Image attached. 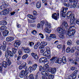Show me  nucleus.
<instances>
[{
	"mask_svg": "<svg viewBox=\"0 0 79 79\" xmlns=\"http://www.w3.org/2000/svg\"><path fill=\"white\" fill-rule=\"evenodd\" d=\"M8 13L7 11L6 10V9H5L4 10H3L1 12L0 15H7Z\"/></svg>",
	"mask_w": 79,
	"mask_h": 79,
	"instance_id": "obj_20",
	"label": "nucleus"
},
{
	"mask_svg": "<svg viewBox=\"0 0 79 79\" xmlns=\"http://www.w3.org/2000/svg\"><path fill=\"white\" fill-rule=\"evenodd\" d=\"M67 44L69 45H71L72 44V41L71 40H69L67 42Z\"/></svg>",
	"mask_w": 79,
	"mask_h": 79,
	"instance_id": "obj_43",
	"label": "nucleus"
},
{
	"mask_svg": "<svg viewBox=\"0 0 79 79\" xmlns=\"http://www.w3.org/2000/svg\"><path fill=\"white\" fill-rule=\"evenodd\" d=\"M73 25V26L70 27L69 28V31L67 32V35L69 36V37H71V36H73L75 32H76V30L73 29L72 28L73 27H74L75 25Z\"/></svg>",
	"mask_w": 79,
	"mask_h": 79,
	"instance_id": "obj_3",
	"label": "nucleus"
},
{
	"mask_svg": "<svg viewBox=\"0 0 79 79\" xmlns=\"http://www.w3.org/2000/svg\"><path fill=\"white\" fill-rule=\"evenodd\" d=\"M67 18L68 19L70 18L71 17L70 23L71 25H75V19H74V15L72 14V12L70 11L68 12L66 14Z\"/></svg>",
	"mask_w": 79,
	"mask_h": 79,
	"instance_id": "obj_2",
	"label": "nucleus"
},
{
	"mask_svg": "<svg viewBox=\"0 0 79 79\" xmlns=\"http://www.w3.org/2000/svg\"><path fill=\"white\" fill-rule=\"evenodd\" d=\"M16 52V49L15 48H12V52L14 54H15Z\"/></svg>",
	"mask_w": 79,
	"mask_h": 79,
	"instance_id": "obj_55",
	"label": "nucleus"
},
{
	"mask_svg": "<svg viewBox=\"0 0 79 79\" xmlns=\"http://www.w3.org/2000/svg\"><path fill=\"white\" fill-rule=\"evenodd\" d=\"M75 50H78V47L77 46H76L75 47H73L70 50V52L71 53H74V51Z\"/></svg>",
	"mask_w": 79,
	"mask_h": 79,
	"instance_id": "obj_25",
	"label": "nucleus"
},
{
	"mask_svg": "<svg viewBox=\"0 0 79 79\" xmlns=\"http://www.w3.org/2000/svg\"><path fill=\"white\" fill-rule=\"evenodd\" d=\"M27 16L28 18H29L31 19H36V17H35L33 16L32 15L28 14Z\"/></svg>",
	"mask_w": 79,
	"mask_h": 79,
	"instance_id": "obj_28",
	"label": "nucleus"
},
{
	"mask_svg": "<svg viewBox=\"0 0 79 79\" xmlns=\"http://www.w3.org/2000/svg\"><path fill=\"white\" fill-rule=\"evenodd\" d=\"M78 72H79V70H75L73 73H72V74L74 75V77H76V74H77Z\"/></svg>",
	"mask_w": 79,
	"mask_h": 79,
	"instance_id": "obj_35",
	"label": "nucleus"
},
{
	"mask_svg": "<svg viewBox=\"0 0 79 79\" xmlns=\"http://www.w3.org/2000/svg\"><path fill=\"white\" fill-rule=\"evenodd\" d=\"M57 47L58 48H63L64 49L63 51L64 52L65 51V45H64L63 46L62 45H59L57 46Z\"/></svg>",
	"mask_w": 79,
	"mask_h": 79,
	"instance_id": "obj_17",
	"label": "nucleus"
},
{
	"mask_svg": "<svg viewBox=\"0 0 79 79\" xmlns=\"http://www.w3.org/2000/svg\"><path fill=\"white\" fill-rule=\"evenodd\" d=\"M71 51V49L69 48H67L66 49V52L67 53H69Z\"/></svg>",
	"mask_w": 79,
	"mask_h": 79,
	"instance_id": "obj_52",
	"label": "nucleus"
},
{
	"mask_svg": "<svg viewBox=\"0 0 79 79\" xmlns=\"http://www.w3.org/2000/svg\"><path fill=\"white\" fill-rule=\"evenodd\" d=\"M43 63H47L46 64H48L49 63V61L47 60V59L46 57H43Z\"/></svg>",
	"mask_w": 79,
	"mask_h": 79,
	"instance_id": "obj_32",
	"label": "nucleus"
},
{
	"mask_svg": "<svg viewBox=\"0 0 79 79\" xmlns=\"http://www.w3.org/2000/svg\"><path fill=\"white\" fill-rule=\"evenodd\" d=\"M57 58L55 57H53L50 60L51 61V63H53V62H55L56 60H57Z\"/></svg>",
	"mask_w": 79,
	"mask_h": 79,
	"instance_id": "obj_24",
	"label": "nucleus"
},
{
	"mask_svg": "<svg viewBox=\"0 0 79 79\" xmlns=\"http://www.w3.org/2000/svg\"><path fill=\"white\" fill-rule=\"evenodd\" d=\"M38 65H37V64H34L32 66L33 69L34 71H35L36 69H37V66Z\"/></svg>",
	"mask_w": 79,
	"mask_h": 79,
	"instance_id": "obj_37",
	"label": "nucleus"
},
{
	"mask_svg": "<svg viewBox=\"0 0 79 79\" xmlns=\"http://www.w3.org/2000/svg\"><path fill=\"white\" fill-rule=\"evenodd\" d=\"M7 28L6 26H2L0 27V30L1 31H4V30H6Z\"/></svg>",
	"mask_w": 79,
	"mask_h": 79,
	"instance_id": "obj_40",
	"label": "nucleus"
},
{
	"mask_svg": "<svg viewBox=\"0 0 79 79\" xmlns=\"http://www.w3.org/2000/svg\"><path fill=\"white\" fill-rule=\"evenodd\" d=\"M27 64L26 63H23L19 67V69L20 70L25 69L26 70L27 69Z\"/></svg>",
	"mask_w": 79,
	"mask_h": 79,
	"instance_id": "obj_8",
	"label": "nucleus"
},
{
	"mask_svg": "<svg viewBox=\"0 0 79 79\" xmlns=\"http://www.w3.org/2000/svg\"><path fill=\"white\" fill-rule=\"evenodd\" d=\"M76 56H78L79 55V51L78 52H77L75 53Z\"/></svg>",
	"mask_w": 79,
	"mask_h": 79,
	"instance_id": "obj_63",
	"label": "nucleus"
},
{
	"mask_svg": "<svg viewBox=\"0 0 79 79\" xmlns=\"http://www.w3.org/2000/svg\"><path fill=\"white\" fill-rule=\"evenodd\" d=\"M39 61L40 63H44L43 57L40 58L39 60Z\"/></svg>",
	"mask_w": 79,
	"mask_h": 79,
	"instance_id": "obj_53",
	"label": "nucleus"
},
{
	"mask_svg": "<svg viewBox=\"0 0 79 79\" xmlns=\"http://www.w3.org/2000/svg\"><path fill=\"white\" fill-rule=\"evenodd\" d=\"M20 45H21V42L19 40L15 41L14 44V46L15 47H19Z\"/></svg>",
	"mask_w": 79,
	"mask_h": 79,
	"instance_id": "obj_14",
	"label": "nucleus"
},
{
	"mask_svg": "<svg viewBox=\"0 0 79 79\" xmlns=\"http://www.w3.org/2000/svg\"><path fill=\"white\" fill-rule=\"evenodd\" d=\"M43 70H46V71H49V68H48V64H46L45 65H44L43 67Z\"/></svg>",
	"mask_w": 79,
	"mask_h": 79,
	"instance_id": "obj_15",
	"label": "nucleus"
},
{
	"mask_svg": "<svg viewBox=\"0 0 79 79\" xmlns=\"http://www.w3.org/2000/svg\"><path fill=\"white\" fill-rule=\"evenodd\" d=\"M39 35H40V37H41V39H44V36L43 34H41V33H39Z\"/></svg>",
	"mask_w": 79,
	"mask_h": 79,
	"instance_id": "obj_54",
	"label": "nucleus"
},
{
	"mask_svg": "<svg viewBox=\"0 0 79 79\" xmlns=\"http://www.w3.org/2000/svg\"><path fill=\"white\" fill-rule=\"evenodd\" d=\"M43 55V56H44L47 57L48 59H50L51 58V56H50V48L48 47V49L46 50L45 52H44Z\"/></svg>",
	"mask_w": 79,
	"mask_h": 79,
	"instance_id": "obj_6",
	"label": "nucleus"
},
{
	"mask_svg": "<svg viewBox=\"0 0 79 79\" xmlns=\"http://www.w3.org/2000/svg\"><path fill=\"white\" fill-rule=\"evenodd\" d=\"M14 39H15V38L14 37L9 36L6 38V42H12L14 40Z\"/></svg>",
	"mask_w": 79,
	"mask_h": 79,
	"instance_id": "obj_13",
	"label": "nucleus"
},
{
	"mask_svg": "<svg viewBox=\"0 0 79 79\" xmlns=\"http://www.w3.org/2000/svg\"><path fill=\"white\" fill-rule=\"evenodd\" d=\"M50 37H51V39L52 38V39H56V36L54 34H50Z\"/></svg>",
	"mask_w": 79,
	"mask_h": 79,
	"instance_id": "obj_38",
	"label": "nucleus"
},
{
	"mask_svg": "<svg viewBox=\"0 0 79 79\" xmlns=\"http://www.w3.org/2000/svg\"><path fill=\"white\" fill-rule=\"evenodd\" d=\"M32 33L34 35H35V34H37V31H36L35 30H34L33 31H32Z\"/></svg>",
	"mask_w": 79,
	"mask_h": 79,
	"instance_id": "obj_56",
	"label": "nucleus"
},
{
	"mask_svg": "<svg viewBox=\"0 0 79 79\" xmlns=\"http://www.w3.org/2000/svg\"><path fill=\"white\" fill-rule=\"evenodd\" d=\"M7 24V22L5 21H2L0 22V25L1 26H3V25H6Z\"/></svg>",
	"mask_w": 79,
	"mask_h": 79,
	"instance_id": "obj_29",
	"label": "nucleus"
},
{
	"mask_svg": "<svg viewBox=\"0 0 79 79\" xmlns=\"http://www.w3.org/2000/svg\"><path fill=\"white\" fill-rule=\"evenodd\" d=\"M69 61L70 62L73 63L75 65H77V63L76 62H74V61L72 59H71V58H69Z\"/></svg>",
	"mask_w": 79,
	"mask_h": 79,
	"instance_id": "obj_27",
	"label": "nucleus"
},
{
	"mask_svg": "<svg viewBox=\"0 0 79 79\" xmlns=\"http://www.w3.org/2000/svg\"><path fill=\"white\" fill-rule=\"evenodd\" d=\"M28 56H29L27 54H25L22 56V59L23 60H25V59H26L28 57Z\"/></svg>",
	"mask_w": 79,
	"mask_h": 79,
	"instance_id": "obj_36",
	"label": "nucleus"
},
{
	"mask_svg": "<svg viewBox=\"0 0 79 79\" xmlns=\"http://www.w3.org/2000/svg\"><path fill=\"white\" fill-rule=\"evenodd\" d=\"M74 75L73 74L71 75H70L69 76L68 79H75L76 78V77H74Z\"/></svg>",
	"mask_w": 79,
	"mask_h": 79,
	"instance_id": "obj_30",
	"label": "nucleus"
},
{
	"mask_svg": "<svg viewBox=\"0 0 79 79\" xmlns=\"http://www.w3.org/2000/svg\"><path fill=\"white\" fill-rule=\"evenodd\" d=\"M63 24L65 27H68V23H67L66 22H63Z\"/></svg>",
	"mask_w": 79,
	"mask_h": 79,
	"instance_id": "obj_47",
	"label": "nucleus"
},
{
	"mask_svg": "<svg viewBox=\"0 0 79 79\" xmlns=\"http://www.w3.org/2000/svg\"><path fill=\"white\" fill-rule=\"evenodd\" d=\"M36 6L37 8H40L41 6V3L40 1H39L36 3Z\"/></svg>",
	"mask_w": 79,
	"mask_h": 79,
	"instance_id": "obj_26",
	"label": "nucleus"
},
{
	"mask_svg": "<svg viewBox=\"0 0 79 79\" xmlns=\"http://www.w3.org/2000/svg\"><path fill=\"white\" fill-rule=\"evenodd\" d=\"M29 79H34V76L33 75L31 74L29 76Z\"/></svg>",
	"mask_w": 79,
	"mask_h": 79,
	"instance_id": "obj_49",
	"label": "nucleus"
},
{
	"mask_svg": "<svg viewBox=\"0 0 79 79\" xmlns=\"http://www.w3.org/2000/svg\"><path fill=\"white\" fill-rule=\"evenodd\" d=\"M21 63H22V62L21 60H18L17 62V64L18 65H20Z\"/></svg>",
	"mask_w": 79,
	"mask_h": 79,
	"instance_id": "obj_59",
	"label": "nucleus"
},
{
	"mask_svg": "<svg viewBox=\"0 0 79 79\" xmlns=\"http://www.w3.org/2000/svg\"><path fill=\"white\" fill-rule=\"evenodd\" d=\"M56 68H49V71L48 72H50L51 74H54L56 73Z\"/></svg>",
	"mask_w": 79,
	"mask_h": 79,
	"instance_id": "obj_10",
	"label": "nucleus"
},
{
	"mask_svg": "<svg viewBox=\"0 0 79 79\" xmlns=\"http://www.w3.org/2000/svg\"><path fill=\"white\" fill-rule=\"evenodd\" d=\"M45 23V22H44V21L42 20L40 22V26L41 27H43L44 26V23Z\"/></svg>",
	"mask_w": 79,
	"mask_h": 79,
	"instance_id": "obj_46",
	"label": "nucleus"
},
{
	"mask_svg": "<svg viewBox=\"0 0 79 79\" xmlns=\"http://www.w3.org/2000/svg\"><path fill=\"white\" fill-rule=\"evenodd\" d=\"M48 49V47H46L44 49H41L40 50V53H43L44 52L46 51V50Z\"/></svg>",
	"mask_w": 79,
	"mask_h": 79,
	"instance_id": "obj_23",
	"label": "nucleus"
},
{
	"mask_svg": "<svg viewBox=\"0 0 79 79\" xmlns=\"http://www.w3.org/2000/svg\"><path fill=\"white\" fill-rule=\"evenodd\" d=\"M45 25H46V28L44 29L46 32L48 33V34H50L51 32V30H50V28L52 27L50 23H48V22L47 21H45Z\"/></svg>",
	"mask_w": 79,
	"mask_h": 79,
	"instance_id": "obj_4",
	"label": "nucleus"
},
{
	"mask_svg": "<svg viewBox=\"0 0 79 79\" xmlns=\"http://www.w3.org/2000/svg\"><path fill=\"white\" fill-rule=\"evenodd\" d=\"M70 69L72 71H74L77 69V68L76 67H71L70 68Z\"/></svg>",
	"mask_w": 79,
	"mask_h": 79,
	"instance_id": "obj_45",
	"label": "nucleus"
},
{
	"mask_svg": "<svg viewBox=\"0 0 79 79\" xmlns=\"http://www.w3.org/2000/svg\"><path fill=\"white\" fill-rule=\"evenodd\" d=\"M56 63H58V64H61L62 63V59L61 58H58L55 62Z\"/></svg>",
	"mask_w": 79,
	"mask_h": 79,
	"instance_id": "obj_19",
	"label": "nucleus"
},
{
	"mask_svg": "<svg viewBox=\"0 0 79 79\" xmlns=\"http://www.w3.org/2000/svg\"><path fill=\"white\" fill-rule=\"evenodd\" d=\"M9 56H10L12 57L14 55L13 52L11 51L8 50H7V51H6L5 53V56L6 58V60L7 61V64L8 66H10L11 64V61L8 58Z\"/></svg>",
	"mask_w": 79,
	"mask_h": 79,
	"instance_id": "obj_1",
	"label": "nucleus"
},
{
	"mask_svg": "<svg viewBox=\"0 0 79 79\" xmlns=\"http://www.w3.org/2000/svg\"><path fill=\"white\" fill-rule=\"evenodd\" d=\"M54 77V75L51 74L49 75L48 77V79H53Z\"/></svg>",
	"mask_w": 79,
	"mask_h": 79,
	"instance_id": "obj_39",
	"label": "nucleus"
},
{
	"mask_svg": "<svg viewBox=\"0 0 79 79\" xmlns=\"http://www.w3.org/2000/svg\"><path fill=\"white\" fill-rule=\"evenodd\" d=\"M40 76V73H39V72H38L35 76V79H38V77Z\"/></svg>",
	"mask_w": 79,
	"mask_h": 79,
	"instance_id": "obj_48",
	"label": "nucleus"
},
{
	"mask_svg": "<svg viewBox=\"0 0 79 79\" xmlns=\"http://www.w3.org/2000/svg\"><path fill=\"white\" fill-rule=\"evenodd\" d=\"M6 46H3L2 48L3 51L5 52V51L6 50Z\"/></svg>",
	"mask_w": 79,
	"mask_h": 79,
	"instance_id": "obj_61",
	"label": "nucleus"
},
{
	"mask_svg": "<svg viewBox=\"0 0 79 79\" xmlns=\"http://www.w3.org/2000/svg\"><path fill=\"white\" fill-rule=\"evenodd\" d=\"M63 25H61L60 27H58L57 29V31L60 34H64L66 31L64 27H63Z\"/></svg>",
	"mask_w": 79,
	"mask_h": 79,
	"instance_id": "obj_7",
	"label": "nucleus"
},
{
	"mask_svg": "<svg viewBox=\"0 0 79 79\" xmlns=\"http://www.w3.org/2000/svg\"><path fill=\"white\" fill-rule=\"evenodd\" d=\"M30 26L31 27H35V26H36V24H31L30 25Z\"/></svg>",
	"mask_w": 79,
	"mask_h": 79,
	"instance_id": "obj_62",
	"label": "nucleus"
},
{
	"mask_svg": "<svg viewBox=\"0 0 79 79\" xmlns=\"http://www.w3.org/2000/svg\"><path fill=\"white\" fill-rule=\"evenodd\" d=\"M76 23L77 24H79V19L76 20Z\"/></svg>",
	"mask_w": 79,
	"mask_h": 79,
	"instance_id": "obj_64",
	"label": "nucleus"
},
{
	"mask_svg": "<svg viewBox=\"0 0 79 79\" xmlns=\"http://www.w3.org/2000/svg\"><path fill=\"white\" fill-rule=\"evenodd\" d=\"M48 44L46 41H42L41 43V46H40L39 48V49H42V48H45L44 46H46Z\"/></svg>",
	"mask_w": 79,
	"mask_h": 79,
	"instance_id": "obj_9",
	"label": "nucleus"
},
{
	"mask_svg": "<svg viewBox=\"0 0 79 79\" xmlns=\"http://www.w3.org/2000/svg\"><path fill=\"white\" fill-rule=\"evenodd\" d=\"M53 44L54 45H58V41H56L54 42Z\"/></svg>",
	"mask_w": 79,
	"mask_h": 79,
	"instance_id": "obj_57",
	"label": "nucleus"
},
{
	"mask_svg": "<svg viewBox=\"0 0 79 79\" xmlns=\"http://www.w3.org/2000/svg\"><path fill=\"white\" fill-rule=\"evenodd\" d=\"M28 71H30V72H32V71H33L34 70V69H33V68L32 67L30 66L28 69Z\"/></svg>",
	"mask_w": 79,
	"mask_h": 79,
	"instance_id": "obj_41",
	"label": "nucleus"
},
{
	"mask_svg": "<svg viewBox=\"0 0 79 79\" xmlns=\"http://www.w3.org/2000/svg\"><path fill=\"white\" fill-rule=\"evenodd\" d=\"M46 40H48V41H50L51 40H52L51 37H50V36L49 37H48V36H46Z\"/></svg>",
	"mask_w": 79,
	"mask_h": 79,
	"instance_id": "obj_44",
	"label": "nucleus"
},
{
	"mask_svg": "<svg viewBox=\"0 0 79 79\" xmlns=\"http://www.w3.org/2000/svg\"><path fill=\"white\" fill-rule=\"evenodd\" d=\"M2 5L0 6V8L1 10H2L3 9V8H6L8 6L7 4H6V2L5 1H3L2 2Z\"/></svg>",
	"mask_w": 79,
	"mask_h": 79,
	"instance_id": "obj_11",
	"label": "nucleus"
},
{
	"mask_svg": "<svg viewBox=\"0 0 79 79\" xmlns=\"http://www.w3.org/2000/svg\"><path fill=\"white\" fill-rule=\"evenodd\" d=\"M59 13H58L57 14H56V13H55L54 14H52V17L53 19L57 20V19L59 18Z\"/></svg>",
	"mask_w": 79,
	"mask_h": 79,
	"instance_id": "obj_12",
	"label": "nucleus"
},
{
	"mask_svg": "<svg viewBox=\"0 0 79 79\" xmlns=\"http://www.w3.org/2000/svg\"><path fill=\"white\" fill-rule=\"evenodd\" d=\"M68 10V7L64 8V7H62L61 10L60 11V15L61 17L65 18L66 17V10Z\"/></svg>",
	"mask_w": 79,
	"mask_h": 79,
	"instance_id": "obj_5",
	"label": "nucleus"
},
{
	"mask_svg": "<svg viewBox=\"0 0 79 79\" xmlns=\"http://www.w3.org/2000/svg\"><path fill=\"white\" fill-rule=\"evenodd\" d=\"M9 34V31L8 30H6L4 31H3L2 34L4 37H6L8 35V34Z\"/></svg>",
	"mask_w": 79,
	"mask_h": 79,
	"instance_id": "obj_21",
	"label": "nucleus"
},
{
	"mask_svg": "<svg viewBox=\"0 0 79 79\" xmlns=\"http://www.w3.org/2000/svg\"><path fill=\"white\" fill-rule=\"evenodd\" d=\"M62 63H66V60L65 56H63L62 59Z\"/></svg>",
	"mask_w": 79,
	"mask_h": 79,
	"instance_id": "obj_34",
	"label": "nucleus"
},
{
	"mask_svg": "<svg viewBox=\"0 0 79 79\" xmlns=\"http://www.w3.org/2000/svg\"><path fill=\"white\" fill-rule=\"evenodd\" d=\"M31 56L34 58L35 60H37L38 59V56H37V55L36 53H34V52H32L31 53Z\"/></svg>",
	"mask_w": 79,
	"mask_h": 79,
	"instance_id": "obj_18",
	"label": "nucleus"
},
{
	"mask_svg": "<svg viewBox=\"0 0 79 79\" xmlns=\"http://www.w3.org/2000/svg\"><path fill=\"white\" fill-rule=\"evenodd\" d=\"M31 52V50L29 49V48H27L25 50L24 52L25 53H29Z\"/></svg>",
	"mask_w": 79,
	"mask_h": 79,
	"instance_id": "obj_33",
	"label": "nucleus"
},
{
	"mask_svg": "<svg viewBox=\"0 0 79 79\" xmlns=\"http://www.w3.org/2000/svg\"><path fill=\"white\" fill-rule=\"evenodd\" d=\"M34 44L32 42H31L29 43V45H30L31 47H32V46L34 45Z\"/></svg>",
	"mask_w": 79,
	"mask_h": 79,
	"instance_id": "obj_60",
	"label": "nucleus"
},
{
	"mask_svg": "<svg viewBox=\"0 0 79 79\" xmlns=\"http://www.w3.org/2000/svg\"><path fill=\"white\" fill-rule=\"evenodd\" d=\"M12 10V9L11 8H8L7 9H6V11L8 13L10 12V11H11Z\"/></svg>",
	"mask_w": 79,
	"mask_h": 79,
	"instance_id": "obj_42",
	"label": "nucleus"
},
{
	"mask_svg": "<svg viewBox=\"0 0 79 79\" xmlns=\"http://www.w3.org/2000/svg\"><path fill=\"white\" fill-rule=\"evenodd\" d=\"M64 6H66L67 7H69V6H70V5H69V3H68L67 4L65 3H64Z\"/></svg>",
	"mask_w": 79,
	"mask_h": 79,
	"instance_id": "obj_58",
	"label": "nucleus"
},
{
	"mask_svg": "<svg viewBox=\"0 0 79 79\" xmlns=\"http://www.w3.org/2000/svg\"><path fill=\"white\" fill-rule=\"evenodd\" d=\"M41 74L43 76H48V73L47 71H43L41 72Z\"/></svg>",
	"mask_w": 79,
	"mask_h": 79,
	"instance_id": "obj_22",
	"label": "nucleus"
},
{
	"mask_svg": "<svg viewBox=\"0 0 79 79\" xmlns=\"http://www.w3.org/2000/svg\"><path fill=\"white\" fill-rule=\"evenodd\" d=\"M64 34H62V35H60V39H64V35H63Z\"/></svg>",
	"mask_w": 79,
	"mask_h": 79,
	"instance_id": "obj_50",
	"label": "nucleus"
},
{
	"mask_svg": "<svg viewBox=\"0 0 79 79\" xmlns=\"http://www.w3.org/2000/svg\"><path fill=\"white\" fill-rule=\"evenodd\" d=\"M3 68V65L2 64H0V72L2 71V69Z\"/></svg>",
	"mask_w": 79,
	"mask_h": 79,
	"instance_id": "obj_51",
	"label": "nucleus"
},
{
	"mask_svg": "<svg viewBox=\"0 0 79 79\" xmlns=\"http://www.w3.org/2000/svg\"><path fill=\"white\" fill-rule=\"evenodd\" d=\"M25 75V71L22 70L20 73L19 76L21 78H23Z\"/></svg>",
	"mask_w": 79,
	"mask_h": 79,
	"instance_id": "obj_16",
	"label": "nucleus"
},
{
	"mask_svg": "<svg viewBox=\"0 0 79 79\" xmlns=\"http://www.w3.org/2000/svg\"><path fill=\"white\" fill-rule=\"evenodd\" d=\"M2 67L3 66L4 67V68H6V67H7V63H6V62L5 61H3L2 62Z\"/></svg>",
	"mask_w": 79,
	"mask_h": 79,
	"instance_id": "obj_31",
	"label": "nucleus"
}]
</instances>
